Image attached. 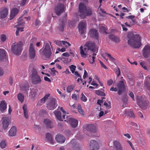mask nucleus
I'll use <instances>...</instances> for the list:
<instances>
[{
	"label": "nucleus",
	"mask_w": 150,
	"mask_h": 150,
	"mask_svg": "<svg viewBox=\"0 0 150 150\" xmlns=\"http://www.w3.org/2000/svg\"><path fill=\"white\" fill-rule=\"evenodd\" d=\"M107 84L110 86L113 83V81L112 79H110L107 81Z\"/></svg>",
	"instance_id": "58"
},
{
	"label": "nucleus",
	"mask_w": 150,
	"mask_h": 150,
	"mask_svg": "<svg viewBox=\"0 0 150 150\" xmlns=\"http://www.w3.org/2000/svg\"><path fill=\"white\" fill-rule=\"evenodd\" d=\"M28 54L31 59L34 58L36 55V52L34 47L32 44H30L28 50Z\"/></svg>",
	"instance_id": "11"
},
{
	"label": "nucleus",
	"mask_w": 150,
	"mask_h": 150,
	"mask_svg": "<svg viewBox=\"0 0 150 150\" xmlns=\"http://www.w3.org/2000/svg\"><path fill=\"white\" fill-rule=\"evenodd\" d=\"M127 142L128 143V144H129V146H130L131 147V148L132 150H136L134 148L133 144L130 141L128 140L127 141Z\"/></svg>",
	"instance_id": "52"
},
{
	"label": "nucleus",
	"mask_w": 150,
	"mask_h": 150,
	"mask_svg": "<svg viewBox=\"0 0 150 150\" xmlns=\"http://www.w3.org/2000/svg\"><path fill=\"white\" fill-rule=\"evenodd\" d=\"M18 98L21 103H22L24 100V96L22 94L20 93L18 94Z\"/></svg>",
	"instance_id": "39"
},
{
	"label": "nucleus",
	"mask_w": 150,
	"mask_h": 150,
	"mask_svg": "<svg viewBox=\"0 0 150 150\" xmlns=\"http://www.w3.org/2000/svg\"><path fill=\"white\" fill-rule=\"evenodd\" d=\"M18 24L16 25L15 27L17 28V30L16 31V36L18 35V33L19 31L22 32L23 31V29L24 28V22L23 19L21 18H19L18 19Z\"/></svg>",
	"instance_id": "9"
},
{
	"label": "nucleus",
	"mask_w": 150,
	"mask_h": 150,
	"mask_svg": "<svg viewBox=\"0 0 150 150\" xmlns=\"http://www.w3.org/2000/svg\"><path fill=\"white\" fill-rule=\"evenodd\" d=\"M66 7L65 6L61 3H58L55 7V11L57 15H59L65 10Z\"/></svg>",
	"instance_id": "8"
},
{
	"label": "nucleus",
	"mask_w": 150,
	"mask_h": 150,
	"mask_svg": "<svg viewBox=\"0 0 150 150\" xmlns=\"http://www.w3.org/2000/svg\"><path fill=\"white\" fill-rule=\"evenodd\" d=\"M17 128L15 126H13L10 128L8 132V136L9 137H13L16 135Z\"/></svg>",
	"instance_id": "19"
},
{
	"label": "nucleus",
	"mask_w": 150,
	"mask_h": 150,
	"mask_svg": "<svg viewBox=\"0 0 150 150\" xmlns=\"http://www.w3.org/2000/svg\"><path fill=\"white\" fill-rule=\"evenodd\" d=\"M115 72L117 75V76L118 77L120 74V69L119 68H117L115 69Z\"/></svg>",
	"instance_id": "50"
},
{
	"label": "nucleus",
	"mask_w": 150,
	"mask_h": 150,
	"mask_svg": "<svg viewBox=\"0 0 150 150\" xmlns=\"http://www.w3.org/2000/svg\"><path fill=\"white\" fill-rule=\"evenodd\" d=\"M86 21H83L81 22L78 25L79 31L81 34L84 33L86 31Z\"/></svg>",
	"instance_id": "16"
},
{
	"label": "nucleus",
	"mask_w": 150,
	"mask_h": 150,
	"mask_svg": "<svg viewBox=\"0 0 150 150\" xmlns=\"http://www.w3.org/2000/svg\"><path fill=\"white\" fill-rule=\"evenodd\" d=\"M43 123L44 125L48 128H52L53 127L52 122L49 119H45Z\"/></svg>",
	"instance_id": "25"
},
{
	"label": "nucleus",
	"mask_w": 150,
	"mask_h": 150,
	"mask_svg": "<svg viewBox=\"0 0 150 150\" xmlns=\"http://www.w3.org/2000/svg\"><path fill=\"white\" fill-rule=\"evenodd\" d=\"M56 103V100L54 98H52L47 104V108L49 110H53L57 106Z\"/></svg>",
	"instance_id": "12"
},
{
	"label": "nucleus",
	"mask_w": 150,
	"mask_h": 150,
	"mask_svg": "<svg viewBox=\"0 0 150 150\" xmlns=\"http://www.w3.org/2000/svg\"><path fill=\"white\" fill-rule=\"evenodd\" d=\"M23 110L24 116L27 119L28 117V115L26 105H24L23 106Z\"/></svg>",
	"instance_id": "36"
},
{
	"label": "nucleus",
	"mask_w": 150,
	"mask_h": 150,
	"mask_svg": "<svg viewBox=\"0 0 150 150\" xmlns=\"http://www.w3.org/2000/svg\"><path fill=\"white\" fill-rule=\"evenodd\" d=\"M50 94H48L46 95L44 97L41 99L40 101L38 102V103H40V105H42L47 100L48 98V97L50 96Z\"/></svg>",
	"instance_id": "33"
},
{
	"label": "nucleus",
	"mask_w": 150,
	"mask_h": 150,
	"mask_svg": "<svg viewBox=\"0 0 150 150\" xmlns=\"http://www.w3.org/2000/svg\"><path fill=\"white\" fill-rule=\"evenodd\" d=\"M129 95L133 100H135L134 98V95L133 93L131 91L129 92Z\"/></svg>",
	"instance_id": "56"
},
{
	"label": "nucleus",
	"mask_w": 150,
	"mask_h": 150,
	"mask_svg": "<svg viewBox=\"0 0 150 150\" xmlns=\"http://www.w3.org/2000/svg\"><path fill=\"white\" fill-rule=\"evenodd\" d=\"M38 91V90L37 89H32L30 93L31 97L32 98L34 97L37 95Z\"/></svg>",
	"instance_id": "38"
},
{
	"label": "nucleus",
	"mask_w": 150,
	"mask_h": 150,
	"mask_svg": "<svg viewBox=\"0 0 150 150\" xmlns=\"http://www.w3.org/2000/svg\"><path fill=\"white\" fill-rule=\"evenodd\" d=\"M59 109L55 110L54 113L57 118L59 120L62 121V118L61 112L58 110Z\"/></svg>",
	"instance_id": "28"
},
{
	"label": "nucleus",
	"mask_w": 150,
	"mask_h": 150,
	"mask_svg": "<svg viewBox=\"0 0 150 150\" xmlns=\"http://www.w3.org/2000/svg\"><path fill=\"white\" fill-rule=\"evenodd\" d=\"M104 105L106 106L107 108H110V103H109L108 104L106 102H104L103 103Z\"/></svg>",
	"instance_id": "63"
},
{
	"label": "nucleus",
	"mask_w": 150,
	"mask_h": 150,
	"mask_svg": "<svg viewBox=\"0 0 150 150\" xmlns=\"http://www.w3.org/2000/svg\"><path fill=\"white\" fill-rule=\"evenodd\" d=\"M124 114L123 115H127L130 117L132 118H134L135 117L132 111H127L126 110L124 112Z\"/></svg>",
	"instance_id": "32"
},
{
	"label": "nucleus",
	"mask_w": 150,
	"mask_h": 150,
	"mask_svg": "<svg viewBox=\"0 0 150 150\" xmlns=\"http://www.w3.org/2000/svg\"><path fill=\"white\" fill-rule=\"evenodd\" d=\"M128 44L134 48L139 47L141 45V40L139 35L130 33L128 35Z\"/></svg>",
	"instance_id": "2"
},
{
	"label": "nucleus",
	"mask_w": 150,
	"mask_h": 150,
	"mask_svg": "<svg viewBox=\"0 0 150 150\" xmlns=\"http://www.w3.org/2000/svg\"><path fill=\"white\" fill-rule=\"evenodd\" d=\"M146 81L145 83V86H146L148 89H150V84L147 81H149V80H150V77H146Z\"/></svg>",
	"instance_id": "41"
},
{
	"label": "nucleus",
	"mask_w": 150,
	"mask_h": 150,
	"mask_svg": "<svg viewBox=\"0 0 150 150\" xmlns=\"http://www.w3.org/2000/svg\"><path fill=\"white\" fill-rule=\"evenodd\" d=\"M94 44L90 42H87L83 48L82 46L80 47V54L83 58L86 57L88 55L91 57V55L96 56L97 52L95 50Z\"/></svg>",
	"instance_id": "1"
},
{
	"label": "nucleus",
	"mask_w": 150,
	"mask_h": 150,
	"mask_svg": "<svg viewBox=\"0 0 150 150\" xmlns=\"http://www.w3.org/2000/svg\"><path fill=\"white\" fill-rule=\"evenodd\" d=\"M91 128L92 129L90 130L91 135L93 136H96L97 131L96 127L94 125H93L91 126Z\"/></svg>",
	"instance_id": "34"
},
{
	"label": "nucleus",
	"mask_w": 150,
	"mask_h": 150,
	"mask_svg": "<svg viewBox=\"0 0 150 150\" xmlns=\"http://www.w3.org/2000/svg\"><path fill=\"white\" fill-rule=\"evenodd\" d=\"M106 56L108 57L112 61L115 60L114 58L112 57L110 54L107 53L106 54Z\"/></svg>",
	"instance_id": "54"
},
{
	"label": "nucleus",
	"mask_w": 150,
	"mask_h": 150,
	"mask_svg": "<svg viewBox=\"0 0 150 150\" xmlns=\"http://www.w3.org/2000/svg\"><path fill=\"white\" fill-rule=\"evenodd\" d=\"M117 87H112L110 88L111 91L116 92L117 91L119 95H121L126 90V87L123 81H120L117 85Z\"/></svg>",
	"instance_id": "4"
},
{
	"label": "nucleus",
	"mask_w": 150,
	"mask_h": 150,
	"mask_svg": "<svg viewBox=\"0 0 150 150\" xmlns=\"http://www.w3.org/2000/svg\"><path fill=\"white\" fill-rule=\"evenodd\" d=\"M55 43L58 45L59 46H61L62 45V41H54Z\"/></svg>",
	"instance_id": "57"
},
{
	"label": "nucleus",
	"mask_w": 150,
	"mask_h": 150,
	"mask_svg": "<svg viewBox=\"0 0 150 150\" xmlns=\"http://www.w3.org/2000/svg\"><path fill=\"white\" fill-rule=\"evenodd\" d=\"M96 93L97 95H98L103 96H105V93H104L99 90L96 91Z\"/></svg>",
	"instance_id": "48"
},
{
	"label": "nucleus",
	"mask_w": 150,
	"mask_h": 150,
	"mask_svg": "<svg viewBox=\"0 0 150 150\" xmlns=\"http://www.w3.org/2000/svg\"><path fill=\"white\" fill-rule=\"evenodd\" d=\"M69 68L72 73H74L76 68V67L75 66L72 65L69 66Z\"/></svg>",
	"instance_id": "47"
},
{
	"label": "nucleus",
	"mask_w": 150,
	"mask_h": 150,
	"mask_svg": "<svg viewBox=\"0 0 150 150\" xmlns=\"http://www.w3.org/2000/svg\"><path fill=\"white\" fill-rule=\"evenodd\" d=\"M30 78L32 83L33 84L36 85L40 84L42 81L40 76L35 68H33L31 71Z\"/></svg>",
	"instance_id": "3"
},
{
	"label": "nucleus",
	"mask_w": 150,
	"mask_h": 150,
	"mask_svg": "<svg viewBox=\"0 0 150 150\" xmlns=\"http://www.w3.org/2000/svg\"><path fill=\"white\" fill-rule=\"evenodd\" d=\"M122 9L124 10L125 12H129V11L131 10V9L130 8L128 9L125 7H123L122 8Z\"/></svg>",
	"instance_id": "64"
},
{
	"label": "nucleus",
	"mask_w": 150,
	"mask_h": 150,
	"mask_svg": "<svg viewBox=\"0 0 150 150\" xmlns=\"http://www.w3.org/2000/svg\"><path fill=\"white\" fill-rule=\"evenodd\" d=\"M50 70V74L53 76H55L57 73H58V72L54 69V68H53L51 69Z\"/></svg>",
	"instance_id": "46"
},
{
	"label": "nucleus",
	"mask_w": 150,
	"mask_h": 150,
	"mask_svg": "<svg viewBox=\"0 0 150 150\" xmlns=\"http://www.w3.org/2000/svg\"><path fill=\"white\" fill-rule=\"evenodd\" d=\"M27 0H22L21 1L20 4L22 6H24L26 4Z\"/></svg>",
	"instance_id": "62"
},
{
	"label": "nucleus",
	"mask_w": 150,
	"mask_h": 150,
	"mask_svg": "<svg viewBox=\"0 0 150 150\" xmlns=\"http://www.w3.org/2000/svg\"><path fill=\"white\" fill-rule=\"evenodd\" d=\"M66 21V20L65 19H64L63 20V21H61L62 24H60L59 25L60 27V29L61 31H62L63 30L64 25L65 24V23Z\"/></svg>",
	"instance_id": "43"
},
{
	"label": "nucleus",
	"mask_w": 150,
	"mask_h": 150,
	"mask_svg": "<svg viewBox=\"0 0 150 150\" xmlns=\"http://www.w3.org/2000/svg\"><path fill=\"white\" fill-rule=\"evenodd\" d=\"M143 55L145 58H147L150 55V46L146 45L143 49Z\"/></svg>",
	"instance_id": "17"
},
{
	"label": "nucleus",
	"mask_w": 150,
	"mask_h": 150,
	"mask_svg": "<svg viewBox=\"0 0 150 150\" xmlns=\"http://www.w3.org/2000/svg\"><path fill=\"white\" fill-rule=\"evenodd\" d=\"M67 120H65V121L69 122L72 127L75 128L77 126L78 124L77 120L69 117H67Z\"/></svg>",
	"instance_id": "13"
},
{
	"label": "nucleus",
	"mask_w": 150,
	"mask_h": 150,
	"mask_svg": "<svg viewBox=\"0 0 150 150\" xmlns=\"http://www.w3.org/2000/svg\"><path fill=\"white\" fill-rule=\"evenodd\" d=\"M140 64L141 65L142 67L145 70H148V69L146 66L145 63L143 62H140Z\"/></svg>",
	"instance_id": "51"
},
{
	"label": "nucleus",
	"mask_w": 150,
	"mask_h": 150,
	"mask_svg": "<svg viewBox=\"0 0 150 150\" xmlns=\"http://www.w3.org/2000/svg\"><path fill=\"white\" fill-rule=\"evenodd\" d=\"M45 138L46 141L51 144H54V141L53 140L52 135L50 133H47L45 135Z\"/></svg>",
	"instance_id": "24"
},
{
	"label": "nucleus",
	"mask_w": 150,
	"mask_h": 150,
	"mask_svg": "<svg viewBox=\"0 0 150 150\" xmlns=\"http://www.w3.org/2000/svg\"><path fill=\"white\" fill-rule=\"evenodd\" d=\"M8 13V9L6 8H2L0 11V18H4L6 17Z\"/></svg>",
	"instance_id": "18"
},
{
	"label": "nucleus",
	"mask_w": 150,
	"mask_h": 150,
	"mask_svg": "<svg viewBox=\"0 0 150 150\" xmlns=\"http://www.w3.org/2000/svg\"><path fill=\"white\" fill-rule=\"evenodd\" d=\"M95 59V57L94 56H93L92 57V59H91V58L89 59V62L90 63L92 64L94 62V59Z\"/></svg>",
	"instance_id": "59"
},
{
	"label": "nucleus",
	"mask_w": 150,
	"mask_h": 150,
	"mask_svg": "<svg viewBox=\"0 0 150 150\" xmlns=\"http://www.w3.org/2000/svg\"><path fill=\"white\" fill-rule=\"evenodd\" d=\"M29 88V86L27 83L22 85L21 87V90L24 93L26 92Z\"/></svg>",
	"instance_id": "31"
},
{
	"label": "nucleus",
	"mask_w": 150,
	"mask_h": 150,
	"mask_svg": "<svg viewBox=\"0 0 150 150\" xmlns=\"http://www.w3.org/2000/svg\"><path fill=\"white\" fill-rule=\"evenodd\" d=\"M109 38L115 42H118L120 41V39L118 37L115 36L114 35H110L109 36Z\"/></svg>",
	"instance_id": "30"
},
{
	"label": "nucleus",
	"mask_w": 150,
	"mask_h": 150,
	"mask_svg": "<svg viewBox=\"0 0 150 150\" xmlns=\"http://www.w3.org/2000/svg\"><path fill=\"white\" fill-rule=\"evenodd\" d=\"M55 140L59 143H64L65 140V139L63 135L60 134H58L56 136Z\"/></svg>",
	"instance_id": "20"
},
{
	"label": "nucleus",
	"mask_w": 150,
	"mask_h": 150,
	"mask_svg": "<svg viewBox=\"0 0 150 150\" xmlns=\"http://www.w3.org/2000/svg\"><path fill=\"white\" fill-rule=\"evenodd\" d=\"M51 54L50 44L48 43H46L42 51L43 55L46 57L49 58L50 57Z\"/></svg>",
	"instance_id": "10"
},
{
	"label": "nucleus",
	"mask_w": 150,
	"mask_h": 150,
	"mask_svg": "<svg viewBox=\"0 0 150 150\" xmlns=\"http://www.w3.org/2000/svg\"><path fill=\"white\" fill-rule=\"evenodd\" d=\"M74 87V86L73 85L68 86L67 88V91L69 93L70 92L73 90Z\"/></svg>",
	"instance_id": "44"
},
{
	"label": "nucleus",
	"mask_w": 150,
	"mask_h": 150,
	"mask_svg": "<svg viewBox=\"0 0 150 150\" xmlns=\"http://www.w3.org/2000/svg\"><path fill=\"white\" fill-rule=\"evenodd\" d=\"M89 34L90 36L91 37L97 39L98 38V34L97 31L95 29H91L89 33Z\"/></svg>",
	"instance_id": "21"
},
{
	"label": "nucleus",
	"mask_w": 150,
	"mask_h": 150,
	"mask_svg": "<svg viewBox=\"0 0 150 150\" xmlns=\"http://www.w3.org/2000/svg\"><path fill=\"white\" fill-rule=\"evenodd\" d=\"M6 54L5 51L3 49H0V60L5 59Z\"/></svg>",
	"instance_id": "35"
},
{
	"label": "nucleus",
	"mask_w": 150,
	"mask_h": 150,
	"mask_svg": "<svg viewBox=\"0 0 150 150\" xmlns=\"http://www.w3.org/2000/svg\"><path fill=\"white\" fill-rule=\"evenodd\" d=\"M18 10L16 8H13L11 9L10 15V19H12L18 14Z\"/></svg>",
	"instance_id": "23"
},
{
	"label": "nucleus",
	"mask_w": 150,
	"mask_h": 150,
	"mask_svg": "<svg viewBox=\"0 0 150 150\" xmlns=\"http://www.w3.org/2000/svg\"><path fill=\"white\" fill-rule=\"evenodd\" d=\"M10 121V119L7 117H3L1 120V126L2 129V132L4 130H6Z\"/></svg>",
	"instance_id": "7"
},
{
	"label": "nucleus",
	"mask_w": 150,
	"mask_h": 150,
	"mask_svg": "<svg viewBox=\"0 0 150 150\" xmlns=\"http://www.w3.org/2000/svg\"><path fill=\"white\" fill-rule=\"evenodd\" d=\"M130 123L131 125L133 126V127L134 128H136V129H137V128H138L137 125L136 123L131 122H130Z\"/></svg>",
	"instance_id": "55"
},
{
	"label": "nucleus",
	"mask_w": 150,
	"mask_h": 150,
	"mask_svg": "<svg viewBox=\"0 0 150 150\" xmlns=\"http://www.w3.org/2000/svg\"><path fill=\"white\" fill-rule=\"evenodd\" d=\"M77 109L79 113L82 115H84V112L81 109V107L80 104H78L77 105Z\"/></svg>",
	"instance_id": "40"
},
{
	"label": "nucleus",
	"mask_w": 150,
	"mask_h": 150,
	"mask_svg": "<svg viewBox=\"0 0 150 150\" xmlns=\"http://www.w3.org/2000/svg\"><path fill=\"white\" fill-rule=\"evenodd\" d=\"M134 16H128V18L129 19H131L132 21L133 22V23H134L135 21L133 19L134 18Z\"/></svg>",
	"instance_id": "61"
},
{
	"label": "nucleus",
	"mask_w": 150,
	"mask_h": 150,
	"mask_svg": "<svg viewBox=\"0 0 150 150\" xmlns=\"http://www.w3.org/2000/svg\"><path fill=\"white\" fill-rule=\"evenodd\" d=\"M62 42L63 44V45H65L66 47L67 46V45H68V46H69V47L71 45V44L70 43H69V42H67V41H62Z\"/></svg>",
	"instance_id": "53"
},
{
	"label": "nucleus",
	"mask_w": 150,
	"mask_h": 150,
	"mask_svg": "<svg viewBox=\"0 0 150 150\" xmlns=\"http://www.w3.org/2000/svg\"><path fill=\"white\" fill-rule=\"evenodd\" d=\"M7 108V103L5 100H2L1 101L0 103V110L3 112Z\"/></svg>",
	"instance_id": "26"
},
{
	"label": "nucleus",
	"mask_w": 150,
	"mask_h": 150,
	"mask_svg": "<svg viewBox=\"0 0 150 150\" xmlns=\"http://www.w3.org/2000/svg\"><path fill=\"white\" fill-rule=\"evenodd\" d=\"M136 98L137 104L140 108L144 110H145L148 108L149 103L146 98L139 96H137Z\"/></svg>",
	"instance_id": "5"
},
{
	"label": "nucleus",
	"mask_w": 150,
	"mask_h": 150,
	"mask_svg": "<svg viewBox=\"0 0 150 150\" xmlns=\"http://www.w3.org/2000/svg\"><path fill=\"white\" fill-rule=\"evenodd\" d=\"M89 147L91 150H98L99 148L98 143L94 140L91 141Z\"/></svg>",
	"instance_id": "14"
},
{
	"label": "nucleus",
	"mask_w": 150,
	"mask_h": 150,
	"mask_svg": "<svg viewBox=\"0 0 150 150\" xmlns=\"http://www.w3.org/2000/svg\"><path fill=\"white\" fill-rule=\"evenodd\" d=\"M71 97L73 99L75 100H77L79 98V94L76 95L74 94H72Z\"/></svg>",
	"instance_id": "49"
},
{
	"label": "nucleus",
	"mask_w": 150,
	"mask_h": 150,
	"mask_svg": "<svg viewBox=\"0 0 150 150\" xmlns=\"http://www.w3.org/2000/svg\"><path fill=\"white\" fill-rule=\"evenodd\" d=\"M81 100L84 102H86L87 100V98L84 95L83 93L81 94Z\"/></svg>",
	"instance_id": "45"
},
{
	"label": "nucleus",
	"mask_w": 150,
	"mask_h": 150,
	"mask_svg": "<svg viewBox=\"0 0 150 150\" xmlns=\"http://www.w3.org/2000/svg\"><path fill=\"white\" fill-rule=\"evenodd\" d=\"M85 4L82 3H81L79 5V9L80 13V16L81 18L82 16H84L85 12L87 9Z\"/></svg>",
	"instance_id": "15"
},
{
	"label": "nucleus",
	"mask_w": 150,
	"mask_h": 150,
	"mask_svg": "<svg viewBox=\"0 0 150 150\" xmlns=\"http://www.w3.org/2000/svg\"><path fill=\"white\" fill-rule=\"evenodd\" d=\"M100 31L103 33L107 34L106 31V28L105 26L104 25H102L100 26L99 27Z\"/></svg>",
	"instance_id": "37"
},
{
	"label": "nucleus",
	"mask_w": 150,
	"mask_h": 150,
	"mask_svg": "<svg viewBox=\"0 0 150 150\" xmlns=\"http://www.w3.org/2000/svg\"><path fill=\"white\" fill-rule=\"evenodd\" d=\"M92 12V10L91 8L88 7L87 8L85 12V15H84V16H82L81 18H84L87 16H89L91 15Z\"/></svg>",
	"instance_id": "29"
},
{
	"label": "nucleus",
	"mask_w": 150,
	"mask_h": 150,
	"mask_svg": "<svg viewBox=\"0 0 150 150\" xmlns=\"http://www.w3.org/2000/svg\"><path fill=\"white\" fill-rule=\"evenodd\" d=\"M113 145L114 147L116 150H123V148L119 141H114Z\"/></svg>",
	"instance_id": "22"
},
{
	"label": "nucleus",
	"mask_w": 150,
	"mask_h": 150,
	"mask_svg": "<svg viewBox=\"0 0 150 150\" xmlns=\"http://www.w3.org/2000/svg\"><path fill=\"white\" fill-rule=\"evenodd\" d=\"M22 44L21 42L13 43L11 46V50L15 54L19 55L22 51Z\"/></svg>",
	"instance_id": "6"
},
{
	"label": "nucleus",
	"mask_w": 150,
	"mask_h": 150,
	"mask_svg": "<svg viewBox=\"0 0 150 150\" xmlns=\"http://www.w3.org/2000/svg\"><path fill=\"white\" fill-rule=\"evenodd\" d=\"M7 39L6 36L4 34H1L0 35V40L2 42H4Z\"/></svg>",
	"instance_id": "42"
},
{
	"label": "nucleus",
	"mask_w": 150,
	"mask_h": 150,
	"mask_svg": "<svg viewBox=\"0 0 150 150\" xmlns=\"http://www.w3.org/2000/svg\"><path fill=\"white\" fill-rule=\"evenodd\" d=\"M6 140L4 139H2L0 140V148L2 149H5L7 146Z\"/></svg>",
	"instance_id": "27"
},
{
	"label": "nucleus",
	"mask_w": 150,
	"mask_h": 150,
	"mask_svg": "<svg viewBox=\"0 0 150 150\" xmlns=\"http://www.w3.org/2000/svg\"><path fill=\"white\" fill-rule=\"evenodd\" d=\"M37 40V38H33L31 39L30 41V44H32L33 45V43L34 42H35Z\"/></svg>",
	"instance_id": "60"
}]
</instances>
